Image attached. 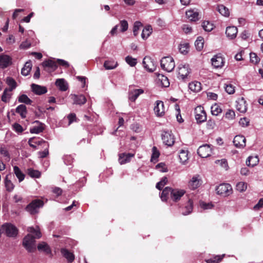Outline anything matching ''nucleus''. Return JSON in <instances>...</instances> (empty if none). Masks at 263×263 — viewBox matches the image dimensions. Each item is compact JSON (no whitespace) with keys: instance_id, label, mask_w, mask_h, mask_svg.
Returning a JSON list of instances; mask_svg holds the SVG:
<instances>
[{"instance_id":"obj_1","label":"nucleus","mask_w":263,"mask_h":263,"mask_svg":"<svg viewBox=\"0 0 263 263\" xmlns=\"http://www.w3.org/2000/svg\"><path fill=\"white\" fill-rule=\"evenodd\" d=\"M28 231L32 234L33 236L31 234H28L24 237L23 244L28 252H32L35 250V239L40 238L41 237L42 235L38 227H36V229L33 227H29L28 229Z\"/></svg>"},{"instance_id":"obj_2","label":"nucleus","mask_w":263,"mask_h":263,"mask_svg":"<svg viewBox=\"0 0 263 263\" xmlns=\"http://www.w3.org/2000/svg\"><path fill=\"white\" fill-rule=\"evenodd\" d=\"M191 69L186 64H180L178 67V78L184 81H188L190 78Z\"/></svg>"},{"instance_id":"obj_3","label":"nucleus","mask_w":263,"mask_h":263,"mask_svg":"<svg viewBox=\"0 0 263 263\" xmlns=\"http://www.w3.org/2000/svg\"><path fill=\"white\" fill-rule=\"evenodd\" d=\"M44 205V202L41 199L32 200L25 208L30 214L33 215L39 212L40 208Z\"/></svg>"},{"instance_id":"obj_4","label":"nucleus","mask_w":263,"mask_h":263,"mask_svg":"<svg viewBox=\"0 0 263 263\" xmlns=\"http://www.w3.org/2000/svg\"><path fill=\"white\" fill-rule=\"evenodd\" d=\"M160 64L161 68L167 72H171L175 66L174 59L171 57L163 58L161 60Z\"/></svg>"},{"instance_id":"obj_5","label":"nucleus","mask_w":263,"mask_h":263,"mask_svg":"<svg viewBox=\"0 0 263 263\" xmlns=\"http://www.w3.org/2000/svg\"><path fill=\"white\" fill-rule=\"evenodd\" d=\"M2 230L4 234L10 237H16L18 230L15 226L10 223H5L2 225Z\"/></svg>"},{"instance_id":"obj_6","label":"nucleus","mask_w":263,"mask_h":263,"mask_svg":"<svg viewBox=\"0 0 263 263\" xmlns=\"http://www.w3.org/2000/svg\"><path fill=\"white\" fill-rule=\"evenodd\" d=\"M216 191L217 194L223 197L229 196L232 193V187L229 183H222L217 186Z\"/></svg>"},{"instance_id":"obj_7","label":"nucleus","mask_w":263,"mask_h":263,"mask_svg":"<svg viewBox=\"0 0 263 263\" xmlns=\"http://www.w3.org/2000/svg\"><path fill=\"white\" fill-rule=\"evenodd\" d=\"M195 119L197 123H202L206 121V114L201 106H198L194 110Z\"/></svg>"},{"instance_id":"obj_8","label":"nucleus","mask_w":263,"mask_h":263,"mask_svg":"<svg viewBox=\"0 0 263 263\" xmlns=\"http://www.w3.org/2000/svg\"><path fill=\"white\" fill-rule=\"evenodd\" d=\"M197 153L201 158H206L210 156L212 153L211 145L205 144L199 146L197 150Z\"/></svg>"},{"instance_id":"obj_9","label":"nucleus","mask_w":263,"mask_h":263,"mask_svg":"<svg viewBox=\"0 0 263 263\" xmlns=\"http://www.w3.org/2000/svg\"><path fill=\"white\" fill-rule=\"evenodd\" d=\"M144 68L149 72H153L155 70L156 65L153 60L150 57H145L143 60Z\"/></svg>"},{"instance_id":"obj_10","label":"nucleus","mask_w":263,"mask_h":263,"mask_svg":"<svg viewBox=\"0 0 263 263\" xmlns=\"http://www.w3.org/2000/svg\"><path fill=\"white\" fill-rule=\"evenodd\" d=\"M28 144L30 147L37 149V146L43 145V146L49 147V144L45 140L40 138L33 137L30 138L28 140Z\"/></svg>"},{"instance_id":"obj_11","label":"nucleus","mask_w":263,"mask_h":263,"mask_svg":"<svg viewBox=\"0 0 263 263\" xmlns=\"http://www.w3.org/2000/svg\"><path fill=\"white\" fill-rule=\"evenodd\" d=\"M162 140L163 143L168 146H172L175 142L174 136L168 132H163L162 135Z\"/></svg>"},{"instance_id":"obj_12","label":"nucleus","mask_w":263,"mask_h":263,"mask_svg":"<svg viewBox=\"0 0 263 263\" xmlns=\"http://www.w3.org/2000/svg\"><path fill=\"white\" fill-rule=\"evenodd\" d=\"M154 110L157 116H163L165 113L163 102L161 101H157L155 103V106H154Z\"/></svg>"},{"instance_id":"obj_13","label":"nucleus","mask_w":263,"mask_h":263,"mask_svg":"<svg viewBox=\"0 0 263 263\" xmlns=\"http://www.w3.org/2000/svg\"><path fill=\"white\" fill-rule=\"evenodd\" d=\"M12 63V59L6 54L0 55V68L4 69L7 68Z\"/></svg>"},{"instance_id":"obj_14","label":"nucleus","mask_w":263,"mask_h":263,"mask_svg":"<svg viewBox=\"0 0 263 263\" xmlns=\"http://www.w3.org/2000/svg\"><path fill=\"white\" fill-rule=\"evenodd\" d=\"M185 193L184 190L175 189H173L171 192V199L175 202H177L180 199Z\"/></svg>"},{"instance_id":"obj_15","label":"nucleus","mask_w":263,"mask_h":263,"mask_svg":"<svg viewBox=\"0 0 263 263\" xmlns=\"http://www.w3.org/2000/svg\"><path fill=\"white\" fill-rule=\"evenodd\" d=\"M236 109L240 112L245 113L247 110L246 101L243 98L238 99L236 102Z\"/></svg>"},{"instance_id":"obj_16","label":"nucleus","mask_w":263,"mask_h":263,"mask_svg":"<svg viewBox=\"0 0 263 263\" xmlns=\"http://www.w3.org/2000/svg\"><path fill=\"white\" fill-rule=\"evenodd\" d=\"M233 143L237 148H243L246 146V138L242 135H237L234 138Z\"/></svg>"},{"instance_id":"obj_17","label":"nucleus","mask_w":263,"mask_h":263,"mask_svg":"<svg viewBox=\"0 0 263 263\" xmlns=\"http://www.w3.org/2000/svg\"><path fill=\"white\" fill-rule=\"evenodd\" d=\"M201 184V180L199 175H196L192 177L189 182V186L192 190L197 189Z\"/></svg>"},{"instance_id":"obj_18","label":"nucleus","mask_w":263,"mask_h":263,"mask_svg":"<svg viewBox=\"0 0 263 263\" xmlns=\"http://www.w3.org/2000/svg\"><path fill=\"white\" fill-rule=\"evenodd\" d=\"M144 92L142 89H130L128 93V99L132 102H135L138 97Z\"/></svg>"},{"instance_id":"obj_19","label":"nucleus","mask_w":263,"mask_h":263,"mask_svg":"<svg viewBox=\"0 0 263 263\" xmlns=\"http://www.w3.org/2000/svg\"><path fill=\"white\" fill-rule=\"evenodd\" d=\"M32 91L36 95H41L47 92V89L45 86L32 84L31 85Z\"/></svg>"},{"instance_id":"obj_20","label":"nucleus","mask_w":263,"mask_h":263,"mask_svg":"<svg viewBox=\"0 0 263 263\" xmlns=\"http://www.w3.org/2000/svg\"><path fill=\"white\" fill-rule=\"evenodd\" d=\"M212 65L216 68H221L224 65L223 59L221 56L215 55L211 59Z\"/></svg>"},{"instance_id":"obj_21","label":"nucleus","mask_w":263,"mask_h":263,"mask_svg":"<svg viewBox=\"0 0 263 263\" xmlns=\"http://www.w3.org/2000/svg\"><path fill=\"white\" fill-rule=\"evenodd\" d=\"M134 156L132 153H122L119 154V162L121 164H125L130 161L132 158Z\"/></svg>"},{"instance_id":"obj_22","label":"nucleus","mask_w":263,"mask_h":263,"mask_svg":"<svg viewBox=\"0 0 263 263\" xmlns=\"http://www.w3.org/2000/svg\"><path fill=\"white\" fill-rule=\"evenodd\" d=\"M71 99L73 101V103L78 105H82L84 104L86 101V99L84 96L81 95H71Z\"/></svg>"},{"instance_id":"obj_23","label":"nucleus","mask_w":263,"mask_h":263,"mask_svg":"<svg viewBox=\"0 0 263 263\" xmlns=\"http://www.w3.org/2000/svg\"><path fill=\"white\" fill-rule=\"evenodd\" d=\"M34 123L38 124L36 126L30 128V132L32 134H39L44 129V124L39 121H35Z\"/></svg>"},{"instance_id":"obj_24","label":"nucleus","mask_w":263,"mask_h":263,"mask_svg":"<svg viewBox=\"0 0 263 263\" xmlns=\"http://www.w3.org/2000/svg\"><path fill=\"white\" fill-rule=\"evenodd\" d=\"M237 28L235 26H229L227 27L226 34L228 37L233 39L236 36Z\"/></svg>"},{"instance_id":"obj_25","label":"nucleus","mask_w":263,"mask_h":263,"mask_svg":"<svg viewBox=\"0 0 263 263\" xmlns=\"http://www.w3.org/2000/svg\"><path fill=\"white\" fill-rule=\"evenodd\" d=\"M189 89L195 92H199L201 89V84L198 81H194L189 83Z\"/></svg>"},{"instance_id":"obj_26","label":"nucleus","mask_w":263,"mask_h":263,"mask_svg":"<svg viewBox=\"0 0 263 263\" xmlns=\"http://www.w3.org/2000/svg\"><path fill=\"white\" fill-rule=\"evenodd\" d=\"M16 112L20 114L21 118L24 119L26 117L27 113V108L25 105L21 104L18 105L16 108Z\"/></svg>"},{"instance_id":"obj_27","label":"nucleus","mask_w":263,"mask_h":263,"mask_svg":"<svg viewBox=\"0 0 263 263\" xmlns=\"http://www.w3.org/2000/svg\"><path fill=\"white\" fill-rule=\"evenodd\" d=\"M32 68V63L30 61L26 62L24 66L22 69L21 73L24 76H28Z\"/></svg>"},{"instance_id":"obj_28","label":"nucleus","mask_w":263,"mask_h":263,"mask_svg":"<svg viewBox=\"0 0 263 263\" xmlns=\"http://www.w3.org/2000/svg\"><path fill=\"white\" fill-rule=\"evenodd\" d=\"M55 85L62 91H66L68 89L67 83L63 79H57L55 82Z\"/></svg>"},{"instance_id":"obj_29","label":"nucleus","mask_w":263,"mask_h":263,"mask_svg":"<svg viewBox=\"0 0 263 263\" xmlns=\"http://www.w3.org/2000/svg\"><path fill=\"white\" fill-rule=\"evenodd\" d=\"M259 162L257 156H250L246 161V164L249 166L253 167L257 165Z\"/></svg>"},{"instance_id":"obj_30","label":"nucleus","mask_w":263,"mask_h":263,"mask_svg":"<svg viewBox=\"0 0 263 263\" xmlns=\"http://www.w3.org/2000/svg\"><path fill=\"white\" fill-rule=\"evenodd\" d=\"M179 158L180 159V162L182 164H185L189 159L187 151L183 149L180 151L179 154Z\"/></svg>"},{"instance_id":"obj_31","label":"nucleus","mask_w":263,"mask_h":263,"mask_svg":"<svg viewBox=\"0 0 263 263\" xmlns=\"http://www.w3.org/2000/svg\"><path fill=\"white\" fill-rule=\"evenodd\" d=\"M13 172L20 182H22L24 179L25 176L18 166H14L13 167Z\"/></svg>"},{"instance_id":"obj_32","label":"nucleus","mask_w":263,"mask_h":263,"mask_svg":"<svg viewBox=\"0 0 263 263\" xmlns=\"http://www.w3.org/2000/svg\"><path fill=\"white\" fill-rule=\"evenodd\" d=\"M61 253L67 259L68 262H71L74 260V255L66 249H61Z\"/></svg>"},{"instance_id":"obj_33","label":"nucleus","mask_w":263,"mask_h":263,"mask_svg":"<svg viewBox=\"0 0 263 263\" xmlns=\"http://www.w3.org/2000/svg\"><path fill=\"white\" fill-rule=\"evenodd\" d=\"M203 29L208 32L211 31L215 27L214 24L209 21H205L202 24Z\"/></svg>"},{"instance_id":"obj_34","label":"nucleus","mask_w":263,"mask_h":263,"mask_svg":"<svg viewBox=\"0 0 263 263\" xmlns=\"http://www.w3.org/2000/svg\"><path fill=\"white\" fill-rule=\"evenodd\" d=\"M5 186L8 192H11L14 187V185L12 181L8 179V175H7L4 180Z\"/></svg>"},{"instance_id":"obj_35","label":"nucleus","mask_w":263,"mask_h":263,"mask_svg":"<svg viewBox=\"0 0 263 263\" xmlns=\"http://www.w3.org/2000/svg\"><path fill=\"white\" fill-rule=\"evenodd\" d=\"M217 10L223 16H229L230 15L229 9L223 5L218 6Z\"/></svg>"},{"instance_id":"obj_36","label":"nucleus","mask_w":263,"mask_h":263,"mask_svg":"<svg viewBox=\"0 0 263 263\" xmlns=\"http://www.w3.org/2000/svg\"><path fill=\"white\" fill-rule=\"evenodd\" d=\"M117 66L118 63L115 61H106L104 63V67L107 70L115 69Z\"/></svg>"},{"instance_id":"obj_37","label":"nucleus","mask_w":263,"mask_h":263,"mask_svg":"<svg viewBox=\"0 0 263 263\" xmlns=\"http://www.w3.org/2000/svg\"><path fill=\"white\" fill-rule=\"evenodd\" d=\"M193 210V202L191 199H189L187 205L184 207V209L181 212L182 214L187 215L190 214Z\"/></svg>"},{"instance_id":"obj_38","label":"nucleus","mask_w":263,"mask_h":263,"mask_svg":"<svg viewBox=\"0 0 263 263\" xmlns=\"http://www.w3.org/2000/svg\"><path fill=\"white\" fill-rule=\"evenodd\" d=\"M152 28L151 26H147L143 28L141 34V37L143 39H146L152 33Z\"/></svg>"},{"instance_id":"obj_39","label":"nucleus","mask_w":263,"mask_h":263,"mask_svg":"<svg viewBox=\"0 0 263 263\" xmlns=\"http://www.w3.org/2000/svg\"><path fill=\"white\" fill-rule=\"evenodd\" d=\"M204 39L202 36H198L195 42V46L196 49L198 51H201L203 47Z\"/></svg>"},{"instance_id":"obj_40","label":"nucleus","mask_w":263,"mask_h":263,"mask_svg":"<svg viewBox=\"0 0 263 263\" xmlns=\"http://www.w3.org/2000/svg\"><path fill=\"white\" fill-rule=\"evenodd\" d=\"M37 249L39 251H44L46 254H49L51 252L49 246L44 242L39 243L37 246Z\"/></svg>"},{"instance_id":"obj_41","label":"nucleus","mask_w":263,"mask_h":263,"mask_svg":"<svg viewBox=\"0 0 263 263\" xmlns=\"http://www.w3.org/2000/svg\"><path fill=\"white\" fill-rule=\"evenodd\" d=\"M173 189L169 187H166L162 192L160 197L162 201H166L168 198V196Z\"/></svg>"},{"instance_id":"obj_42","label":"nucleus","mask_w":263,"mask_h":263,"mask_svg":"<svg viewBox=\"0 0 263 263\" xmlns=\"http://www.w3.org/2000/svg\"><path fill=\"white\" fill-rule=\"evenodd\" d=\"M190 45L187 43H181L179 46V50L180 53L186 54L189 50Z\"/></svg>"},{"instance_id":"obj_43","label":"nucleus","mask_w":263,"mask_h":263,"mask_svg":"<svg viewBox=\"0 0 263 263\" xmlns=\"http://www.w3.org/2000/svg\"><path fill=\"white\" fill-rule=\"evenodd\" d=\"M18 101L20 103H24L27 105L31 104L32 101L26 95H21L18 98Z\"/></svg>"},{"instance_id":"obj_44","label":"nucleus","mask_w":263,"mask_h":263,"mask_svg":"<svg viewBox=\"0 0 263 263\" xmlns=\"http://www.w3.org/2000/svg\"><path fill=\"white\" fill-rule=\"evenodd\" d=\"M211 109V113L214 116H218L222 112V109L217 104H215L212 105Z\"/></svg>"},{"instance_id":"obj_45","label":"nucleus","mask_w":263,"mask_h":263,"mask_svg":"<svg viewBox=\"0 0 263 263\" xmlns=\"http://www.w3.org/2000/svg\"><path fill=\"white\" fill-rule=\"evenodd\" d=\"M6 82H7V84L10 87L8 89L9 91H11L13 89L15 88V87L16 86V83L13 79L8 77L6 79Z\"/></svg>"},{"instance_id":"obj_46","label":"nucleus","mask_w":263,"mask_h":263,"mask_svg":"<svg viewBox=\"0 0 263 263\" xmlns=\"http://www.w3.org/2000/svg\"><path fill=\"white\" fill-rule=\"evenodd\" d=\"M43 66L44 67H49L53 70H55L57 68V64L52 60H48L43 63Z\"/></svg>"},{"instance_id":"obj_47","label":"nucleus","mask_w":263,"mask_h":263,"mask_svg":"<svg viewBox=\"0 0 263 263\" xmlns=\"http://www.w3.org/2000/svg\"><path fill=\"white\" fill-rule=\"evenodd\" d=\"M186 16H198V10L196 8L190 9L185 12Z\"/></svg>"},{"instance_id":"obj_48","label":"nucleus","mask_w":263,"mask_h":263,"mask_svg":"<svg viewBox=\"0 0 263 263\" xmlns=\"http://www.w3.org/2000/svg\"><path fill=\"white\" fill-rule=\"evenodd\" d=\"M8 89H5L2 96V101L5 103L8 102L11 98V95L8 92Z\"/></svg>"},{"instance_id":"obj_49","label":"nucleus","mask_w":263,"mask_h":263,"mask_svg":"<svg viewBox=\"0 0 263 263\" xmlns=\"http://www.w3.org/2000/svg\"><path fill=\"white\" fill-rule=\"evenodd\" d=\"M236 188L238 191L242 192L246 190L247 184L244 182H239L236 184Z\"/></svg>"},{"instance_id":"obj_50","label":"nucleus","mask_w":263,"mask_h":263,"mask_svg":"<svg viewBox=\"0 0 263 263\" xmlns=\"http://www.w3.org/2000/svg\"><path fill=\"white\" fill-rule=\"evenodd\" d=\"M28 175L32 178H39L41 176V173L37 170L32 168L28 170Z\"/></svg>"},{"instance_id":"obj_51","label":"nucleus","mask_w":263,"mask_h":263,"mask_svg":"<svg viewBox=\"0 0 263 263\" xmlns=\"http://www.w3.org/2000/svg\"><path fill=\"white\" fill-rule=\"evenodd\" d=\"M125 61L132 67L135 66L137 63L136 59L133 58L132 57L129 55H128L125 58Z\"/></svg>"},{"instance_id":"obj_52","label":"nucleus","mask_w":263,"mask_h":263,"mask_svg":"<svg viewBox=\"0 0 263 263\" xmlns=\"http://www.w3.org/2000/svg\"><path fill=\"white\" fill-rule=\"evenodd\" d=\"M167 178L166 177H163L161 180L157 183L156 188L159 190H161L163 186L166 184L167 182Z\"/></svg>"},{"instance_id":"obj_53","label":"nucleus","mask_w":263,"mask_h":263,"mask_svg":"<svg viewBox=\"0 0 263 263\" xmlns=\"http://www.w3.org/2000/svg\"><path fill=\"white\" fill-rule=\"evenodd\" d=\"M216 164H219L222 167L224 168L226 170H228L229 168L228 163L226 159L221 160H217L215 161Z\"/></svg>"},{"instance_id":"obj_54","label":"nucleus","mask_w":263,"mask_h":263,"mask_svg":"<svg viewBox=\"0 0 263 263\" xmlns=\"http://www.w3.org/2000/svg\"><path fill=\"white\" fill-rule=\"evenodd\" d=\"M152 155L151 157V161H154L157 159V158L159 157L160 153L159 151H158L156 147L154 146L152 148Z\"/></svg>"},{"instance_id":"obj_55","label":"nucleus","mask_w":263,"mask_h":263,"mask_svg":"<svg viewBox=\"0 0 263 263\" xmlns=\"http://www.w3.org/2000/svg\"><path fill=\"white\" fill-rule=\"evenodd\" d=\"M223 256L224 255L222 256H216L213 258L208 259L206 262L207 263H218L222 259Z\"/></svg>"},{"instance_id":"obj_56","label":"nucleus","mask_w":263,"mask_h":263,"mask_svg":"<svg viewBox=\"0 0 263 263\" xmlns=\"http://www.w3.org/2000/svg\"><path fill=\"white\" fill-rule=\"evenodd\" d=\"M141 23L139 22H136L134 23V27H133V33L135 36H137L138 33V31L140 28L142 27Z\"/></svg>"},{"instance_id":"obj_57","label":"nucleus","mask_w":263,"mask_h":263,"mask_svg":"<svg viewBox=\"0 0 263 263\" xmlns=\"http://www.w3.org/2000/svg\"><path fill=\"white\" fill-rule=\"evenodd\" d=\"M250 61L253 64H257L259 61V58L255 53L251 52L250 54Z\"/></svg>"},{"instance_id":"obj_58","label":"nucleus","mask_w":263,"mask_h":263,"mask_svg":"<svg viewBox=\"0 0 263 263\" xmlns=\"http://www.w3.org/2000/svg\"><path fill=\"white\" fill-rule=\"evenodd\" d=\"M224 88L226 91L229 94H233L235 92V87L232 84L226 85Z\"/></svg>"},{"instance_id":"obj_59","label":"nucleus","mask_w":263,"mask_h":263,"mask_svg":"<svg viewBox=\"0 0 263 263\" xmlns=\"http://www.w3.org/2000/svg\"><path fill=\"white\" fill-rule=\"evenodd\" d=\"M119 27H120V30L121 32H124L127 30L128 29V23L127 21L124 20L121 21Z\"/></svg>"},{"instance_id":"obj_60","label":"nucleus","mask_w":263,"mask_h":263,"mask_svg":"<svg viewBox=\"0 0 263 263\" xmlns=\"http://www.w3.org/2000/svg\"><path fill=\"white\" fill-rule=\"evenodd\" d=\"M43 147H45V149L42 152H39L38 154L41 158H44L46 157L49 154L48 147L47 146H43Z\"/></svg>"},{"instance_id":"obj_61","label":"nucleus","mask_w":263,"mask_h":263,"mask_svg":"<svg viewBox=\"0 0 263 263\" xmlns=\"http://www.w3.org/2000/svg\"><path fill=\"white\" fill-rule=\"evenodd\" d=\"M13 129L18 133H21L23 132L24 129L22 126L17 123H15L13 126Z\"/></svg>"},{"instance_id":"obj_62","label":"nucleus","mask_w":263,"mask_h":263,"mask_svg":"<svg viewBox=\"0 0 263 263\" xmlns=\"http://www.w3.org/2000/svg\"><path fill=\"white\" fill-rule=\"evenodd\" d=\"M156 168L162 172H165L167 171L166 165L163 163H160L156 166Z\"/></svg>"},{"instance_id":"obj_63","label":"nucleus","mask_w":263,"mask_h":263,"mask_svg":"<svg viewBox=\"0 0 263 263\" xmlns=\"http://www.w3.org/2000/svg\"><path fill=\"white\" fill-rule=\"evenodd\" d=\"M0 153L4 157L7 158V159H10V155L8 150L5 147H1L0 148Z\"/></svg>"},{"instance_id":"obj_64","label":"nucleus","mask_w":263,"mask_h":263,"mask_svg":"<svg viewBox=\"0 0 263 263\" xmlns=\"http://www.w3.org/2000/svg\"><path fill=\"white\" fill-rule=\"evenodd\" d=\"M31 46V43L30 42L28 41H25L24 42H23L20 46V48L22 49H27L29 48Z\"/></svg>"}]
</instances>
